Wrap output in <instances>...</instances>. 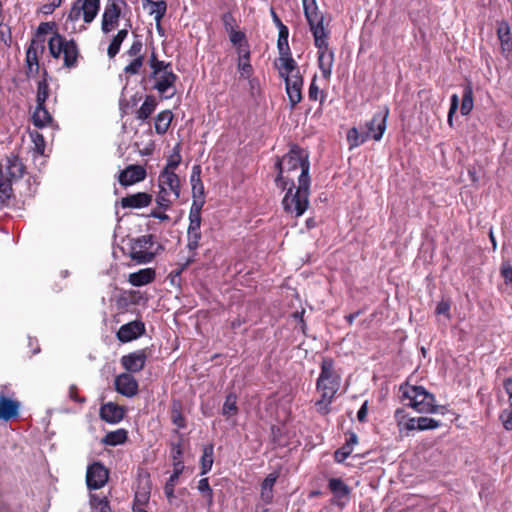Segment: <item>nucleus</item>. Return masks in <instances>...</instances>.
<instances>
[{
  "label": "nucleus",
  "mask_w": 512,
  "mask_h": 512,
  "mask_svg": "<svg viewBox=\"0 0 512 512\" xmlns=\"http://www.w3.org/2000/svg\"><path fill=\"white\" fill-rule=\"evenodd\" d=\"M340 387L341 374L335 368L334 360L330 357H324L321 361L320 374L316 381V389L320 392L321 399L315 405L321 413H328V406L332 403Z\"/></svg>",
  "instance_id": "1"
},
{
  "label": "nucleus",
  "mask_w": 512,
  "mask_h": 512,
  "mask_svg": "<svg viewBox=\"0 0 512 512\" xmlns=\"http://www.w3.org/2000/svg\"><path fill=\"white\" fill-rule=\"evenodd\" d=\"M275 168L278 170L275 183L278 187L284 190L287 188L289 182L293 181V179L288 176L285 177L284 173H290L300 168V175H303L304 170L306 169L307 176H309V154L306 150L294 144L290 147L289 152L282 158H277Z\"/></svg>",
  "instance_id": "2"
},
{
  "label": "nucleus",
  "mask_w": 512,
  "mask_h": 512,
  "mask_svg": "<svg viewBox=\"0 0 512 512\" xmlns=\"http://www.w3.org/2000/svg\"><path fill=\"white\" fill-rule=\"evenodd\" d=\"M25 173V166L20 158L11 154L0 163V208L8 206L14 197L13 184Z\"/></svg>",
  "instance_id": "3"
},
{
  "label": "nucleus",
  "mask_w": 512,
  "mask_h": 512,
  "mask_svg": "<svg viewBox=\"0 0 512 512\" xmlns=\"http://www.w3.org/2000/svg\"><path fill=\"white\" fill-rule=\"evenodd\" d=\"M310 176H307L306 169L303 175L298 177V187L295 189L294 181L289 182V187L282 200V205L286 213L295 217L302 216L309 207L310 194Z\"/></svg>",
  "instance_id": "4"
},
{
  "label": "nucleus",
  "mask_w": 512,
  "mask_h": 512,
  "mask_svg": "<svg viewBox=\"0 0 512 512\" xmlns=\"http://www.w3.org/2000/svg\"><path fill=\"white\" fill-rule=\"evenodd\" d=\"M99 10L100 0H75L67 14L65 29L72 33L85 31V24L92 23Z\"/></svg>",
  "instance_id": "5"
},
{
  "label": "nucleus",
  "mask_w": 512,
  "mask_h": 512,
  "mask_svg": "<svg viewBox=\"0 0 512 512\" xmlns=\"http://www.w3.org/2000/svg\"><path fill=\"white\" fill-rule=\"evenodd\" d=\"M149 66L152 70L150 79L154 81L153 88L166 99L172 98L176 93L175 83L178 76L173 72L172 64L158 60L155 53L149 59Z\"/></svg>",
  "instance_id": "6"
},
{
  "label": "nucleus",
  "mask_w": 512,
  "mask_h": 512,
  "mask_svg": "<svg viewBox=\"0 0 512 512\" xmlns=\"http://www.w3.org/2000/svg\"><path fill=\"white\" fill-rule=\"evenodd\" d=\"M402 399L408 400L407 406L413 408L418 413H436L438 406L435 404V397L422 386L409 385L408 383L400 386Z\"/></svg>",
  "instance_id": "7"
},
{
  "label": "nucleus",
  "mask_w": 512,
  "mask_h": 512,
  "mask_svg": "<svg viewBox=\"0 0 512 512\" xmlns=\"http://www.w3.org/2000/svg\"><path fill=\"white\" fill-rule=\"evenodd\" d=\"M50 54L53 58L63 55V65L66 68H74L77 65L79 49L75 40H67L64 36L55 32L48 41Z\"/></svg>",
  "instance_id": "8"
},
{
  "label": "nucleus",
  "mask_w": 512,
  "mask_h": 512,
  "mask_svg": "<svg viewBox=\"0 0 512 512\" xmlns=\"http://www.w3.org/2000/svg\"><path fill=\"white\" fill-rule=\"evenodd\" d=\"M125 0H106L101 19V31L109 34L119 26V20L125 16L124 9L127 8Z\"/></svg>",
  "instance_id": "9"
},
{
  "label": "nucleus",
  "mask_w": 512,
  "mask_h": 512,
  "mask_svg": "<svg viewBox=\"0 0 512 512\" xmlns=\"http://www.w3.org/2000/svg\"><path fill=\"white\" fill-rule=\"evenodd\" d=\"M302 4L314 41L317 44L323 42L321 36L329 34V31L324 27V15L319 12L316 0H302Z\"/></svg>",
  "instance_id": "10"
},
{
  "label": "nucleus",
  "mask_w": 512,
  "mask_h": 512,
  "mask_svg": "<svg viewBox=\"0 0 512 512\" xmlns=\"http://www.w3.org/2000/svg\"><path fill=\"white\" fill-rule=\"evenodd\" d=\"M154 236L152 234L142 235L132 240L130 257L138 264H147L154 260L157 251H152Z\"/></svg>",
  "instance_id": "11"
},
{
  "label": "nucleus",
  "mask_w": 512,
  "mask_h": 512,
  "mask_svg": "<svg viewBox=\"0 0 512 512\" xmlns=\"http://www.w3.org/2000/svg\"><path fill=\"white\" fill-rule=\"evenodd\" d=\"M328 35L321 36L323 42L314 41L316 48L318 49V64L321 73L325 79H329L332 73V67L334 62V52L329 49Z\"/></svg>",
  "instance_id": "12"
},
{
  "label": "nucleus",
  "mask_w": 512,
  "mask_h": 512,
  "mask_svg": "<svg viewBox=\"0 0 512 512\" xmlns=\"http://www.w3.org/2000/svg\"><path fill=\"white\" fill-rule=\"evenodd\" d=\"M389 115V108L383 106L376 111L372 119L366 124L367 132L370 134V138L375 141L381 140L386 130L387 118Z\"/></svg>",
  "instance_id": "13"
},
{
  "label": "nucleus",
  "mask_w": 512,
  "mask_h": 512,
  "mask_svg": "<svg viewBox=\"0 0 512 512\" xmlns=\"http://www.w3.org/2000/svg\"><path fill=\"white\" fill-rule=\"evenodd\" d=\"M109 472L100 462H94L88 466L86 472L87 487L92 489H100L108 481Z\"/></svg>",
  "instance_id": "14"
},
{
  "label": "nucleus",
  "mask_w": 512,
  "mask_h": 512,
  "mask_svg": "<svg viewBox=\"0 0 512 512\" xmlns=\"http://www.w3.org/2000/svg\"><path fill=\"white\" fill-rule=\"evenodd\" d=\"M328 488L333 494V502L339 509H343L350 500L349 486L341 478H330Z\"/></svg>",
  "instance_id": "15"
},
{
  "label": "nucleus",
  "mask_w": 512,
  "mask_h": 512,
  "mask_svg": "<svg viewBox=\"0 0 512 512\" xmlns=\"http://www.w3.org/2000/svg\"><path fill=\"white\" fill-rule=\"evenodd\" d=\"M114 385L116 391L125 397L131 398L138 393V382L129 373H122L116 376Z\"/></svg>",
  "instance_id": "16"
},
{
  "label": "nucleus",
  "mask_w": 512,
  "mask_h": 512,
  "mask_svg": "<svg viewBox=\"0 0 512 512\" xmlns=\"http://www.w3.org/2000/svg\"><path fill=\"white\" fill-rule=\"evenodd\" d=\"M286 86V93L289 99L290 107L294 108L302 100V75L293 74L287 79H284Z\"/></svg>",
  "instance_id": "17"
},
{
  "label": "nucleus",
  "mask_w": 512,
  "mask_h": 512,
  "mask_svg": "<svg viewBox=\"0 0 512 512\" xmlns=\"http://www.w3.org/2000/svg\"><path fill=\"white\" fill-rule=\"evenodd\" d=\"M44 45L42 42L32 40L26 51L27 76H35L39 71L38 54L43 52Z\"/></svg>",
  "instance_id": "18"
},
{
  "label": "nucleus",
  "mask_w": 512,
  "mask_h": 512,
  "mask_svg": "<svg viewBox=\"0 0 512 512\" xmlns=\"http://www.w3.org/2000/svg\"><path fill=\"white\" fill-rule=\"evenodd\" d=\"M146 170L140 165H129L119 173L118 180L122 186H130L144 180Z\"/></svg>",
  "instance_id": "19"
},
{
  "label": "nucleus",
  "mask_w": 512,
  "mask_h": 512,
  "mask_svg": "<svg viewBox=\"0 0 512 512\" xmlns=\"http://www.w3.org/2000/svg\"><path fill=\"white\" fill-rule=\"evenodd\" d=\"M159 188H165L173 193V199L177 200L180 197V180L174 171L163 169L158 178Z\"/></svg>",
  "instance_id": "20"
},
{
  "label": "nucleus",
  "mask_w": 512,
  "mask_h": 512,
  "mask_svg": "<svg viewBox=\"0 0 512 512\" xmlns=\"http://www.w3.org/2000/svg\"><path fill=\"white\" fill-rule=\"evenodd\" d=\"M147 355L145 350H137L122 356L121 364L125 370L136 373L141 371L146 363Z\"/></svg>",
  "instance_id": "21"
},
{
  "label": "nucleus",
  "mask_w": 512,
  "mask_h": 512,
  "mask_svg": "<svg viewBox=\"0 0 512 512\" xmlns=\"http://www.w3.org/2000/svg\"><path fill=\"white\" fill-rule=\"evenodd\" d=\"M202 238L201 232H187V244L186 248L189 250L190 255L179 264V269L176 272L177 275L181 274L190 264L195 261L197 255L196 250L200 246V240Z\"/></svg>",
  "instance_id": "22"
},
{
  "label": "nucleus",
  "mask_w": 512,
  "mask_h": 512,
  "mask_svg": "<svg viewBox=\"0 0 512 512\" xmlns=\"http://www.w3.org/2000/svg\"><path fill=\"white\" fill-rule=\"evenodd\" d=\"M145 332V325L141 321H132L124 324L120 327L117 332V338L119 341L125 343L132 341Z\"/></svg>",
  "instance_id": "23"
},
{
  "label": "nucleus",
  "mask_w": 512,
  "mask_h": 512,
  "mask_svg": "<svg viewBox=\"0 0 512 512\" xmlns=\"http://www.w3.org/2000/svg\"><path fill=\"white\" fill-rule=\"evenodd\" d=\"M125 410L113 402H108L100 407V418L110 424L119 423L124 417Z\"/></svg>",
  "instance_id": "24"
},
{
  "label": "nucleus",
  "mask_w": 512,
  "mask_h": 512,
  "mask_svg": "<svg viewBox=\"0 0 512 512\" xmlns=\"http://www.w3.org/2000/svg\"><path fill=\"white\" fill-rule=\"evenodd\" d=\"M152 201V196L145 192H138L136 194L127 195L121 199V206L123 208H144L147 207Z\"/></svg>",
  "instance_id": "25"
},
{
  "label": "nucleus",
  "mask_w": 512,
  "mask_h": 512,
  "mask_svg": "<svg viewBox=\"0 0 512 512\" xmlns=\"http://www.w3.org/2000/svg\"><path fill=\"white\" fill-rule=\"evenodd\" d=\"M20 403L0 395V420L8 421L18 416Z\"/></svg>",
  "instance_id": "26"
},
{
  "label": "nucleus",
  "mask_w": 512,
  "mask_h": 512,
  "mask_svg": "<svg viewBox=\"0 0 512 512\" xmlns=\"http://www.w3.org/2000/svg\"><path fill=\"white\" fill-rule=\"evenodd\" d=\"M277 67L279 69V74L283 79H287L290 76H293V74L301 75L297 67V63L292 58L291 54L279 57Z\"/></svg>",
  "instance_id": "27"
},
{
  "label": "nucleus",
  "mask_w": 512,
  "mask_h": 512,
  "mask_svg": "<svg viewBox=\"0 0 512 512\" xmlns=\"http://www.w3.org/2000/svg\"><path fill=\"white\" fill-rule=\"evenodd\" d=\"M156 273L152 268L140 269L137 272L129 274L128 282L135 287H140L151 283L155 279Z\"/></svg>",
  "instance_id": "28"
},
{
  "label": "nucleus",
  "mask_w": 512,
  "mask_h": 512,
  "mask_svg": "<svg viewBox=\"0 0 512 512\" xmlns=\"http://www.w3.org/2000/svg\"><path fill=\"white\" fill-rule=\"evenodd\" d=\"M190 183L192 187L193 198L204 197V185L201 180V167L194 165L190 175Z\"/></svg>",
  "instance_id": "29"
},
{
  "label": "nucleus",
  "mask_w": 512,
  "mask_h": 512,
  "mask_svg": "<svg viewBox=\"0 0 512 512\" xmlns=\"http://www.w3.org/2000/svg\"><path fill=\"white\" fill-rule=\"evenodd\" d=\"M173 114L170 110H163L157 114L155 118V131L159 135H163L169 129Z\"/></svg>",
  "instance_id": "30"
},
{
  "label": "nucleus",
  "mask_w": 512,
  "mask_h": 512,
  "mask_svg": "<svg viewBox=\"0 0 512 512\" xmlns=\"http://www.w3.org/2000/svg\"><path fill=\"white\" fill-rule=\"evenodd\" d=\"M214 463V445L207 444L203 447L202 456L200 459L201 464V475L207 474Z\"/></svg>",
  "instance_id": "31"
},
{
  "label": "nucleus",
  "mask_w": 512,
  "mask_h": 512,
  "mask_svg": "<svg viewBox=\"0 0 512 512\" xmlns=\"http://www.w3.org/2000/svg\"><path fill=\"white\" fill-rule=\"evenodd\" d=\"M497 34L501 43L502 52L510 53L512 51V37L508 24L502 23L497 29Z\"/></svg>",
  "instance_id": "32"
},
{
  "label": "nucleus",
  "mask_w": 512,
  "mask_h": 512,
  "mask_svg": "<svg viewBox=\"0 0 512 512\" xmlns=\"http://www.w3.org/2000/svg\"><path fill=\"white\" fill-rule=\"evenodd\" d=\"M157 106L156 99L153 96H146L144 102L137 110L136 118L141 121L147 120L155 111Z\"/></svg>",
  "instance_id": "33"
},
{
  "label": "nucleus",
  "mask_w": 512,
  "mask_h": 512,
  "mask_svg": "<svg viewBox=\"0 0 512 512\" xmlns=\"http://www.w3.org/2000/svg\"><path fill=\"white\" fill-rule=\"evenodd\" d=\"M90 505L95 512L110 511L109 501L102 492L90 494Z\"/></svg>",
  "instance_id": "34"
},
{
  "label": "nucleus",
  "mask_w": 512,
  "mask_h": 512,
  "mask_svg": "<svg viewBox=\"0 0 512 512\" xmlns=\"http://www.w3.org/2000/svg\"><path fill=\"white\" fill-rule=\"evenodd\" d=\"M52 121V117L45 105H37L33 113V122L36 127H45Z\"/></svg>",
  "instance_id": "35"
},
{
  "label": "nucleus",
  "mask_w": 512,
  "mask_h": 512,
  "mask_svg": "<svg viewBox=\"0 0 512 512\" xmlns=\"http://www.w3.org/2000/svg\"><path fill=\"white\" fill-rule=\"evenodd\" d=\"M127 440V431L125 429H117L108 432L103 438V443L109 446H117L123 444Z\"/></svg>",
  "instance_id": "36"
},
{
  "label": "nucleus",
  "mask_w": 512,
  "mask_h": 512,
  "mask_svg": "<svg viewBox=\"0 0 512 512\" xmlns=\"http://www.w3.org/2000/svg\"><path fill=\"white\" fill-rule=\"evenodd\" d=\"M370 138L369 133H359L357 128H351L347 133V141L349 143V149H354Z\"/></svg>",
  "instance_id": "37"
},
{
  "label": "nucleus",
  "mask_w": 512,
  "mask_h": 512,
  "mask_svg": "<svg viewBox=\"0 0 512 512\" xmlns=\"http://www.w3.org/2000/svg\"><path fill=\"white\" fill-rule=\"evenodd\" d=\"M277 480V474L271 473L269 474L261 485V497L265 502H270L273 497V486Z\"/></svg>",
  "instance_id": "38"
},
{
  "label": "nucleus",
  "mask_w": 512,
  "mask_h": 512,
  "mask_svg": "<svg viewBox=\"0 0 512 512\" xmlns=\"http://www.w3.org/2000/svg\"><path fill=\"white\" fill-rule=\"evenodd\" d=\"M289 30L281 28L278 34L277 48L279 51V57L291 54V50L288 43Z\"/></svg>",
  "instance_id": "39"
},
{
  "label": "nucleus",
  "mask_w": 512,
  "mask_h": 512,
  "mask_svg": "<svg viewBox=\"0 0 512 512\" xmlns=\"http://www.w3.org/2000/svg\"><path fill=\"white\" fill-rule=\"evenodd\" d=\"M237 70L240 78L249 79L253 75V67L250 62V57L237 58Z\"/></svg>",
  "instance_id": "40"
},
{
  "label": "nucleus",
  "mask_w": 512,
  "mask_h": 512,
  "mask_svg": "<svg viewBox=\"0 0 512 512\" xmlns=\"http://www.w3.org/2000/svg\"><path fill=\"white\" fill-rule=\"evenodd\" d=\"M175 201L173 199V193H170L169 190L163 188H159V193L156 197V203L159 208L163 210L169 209L170 205Z\"/></svg>",
  "instance_id": "41"
},
{
  "label": "nucleus",
  "mask_w": 512,
  "mask_h": 512,
  "mask_svg": "<svg viewBox=\"0 0 512 512\" xmlns=\"http://www.w3.org/2000/svg\"><path fill=\"white\" fill-rule=\"evenodd\" d=\"M238 411L237 396L234 393H229L226 396L225 402L222 407V414L224 416L235 415Z\"/></svg>",
  "instance_id": "42"
},
{
  "label": "nucleus",
  "mask_w": 512,
  "mask_h": 512,
  "mask_svg": "<svg viewBox=\"0 0 512 512\" xmlns=\"http://www.w3.org/2000/svg\"><path fill=\"white\" fill-rule=\"evenodd\" d=\"M473 108V93L470 86H466L464 88V93L462 97V104H461V114L467 115L471 112Z\"/></svg>",
  "instance_id": "43"
},
{
  "label": "nucleus",
  "mask_w": 512,
  "mask_h": 512,
  "mask_svg": "<svg viewBox=\"0 0 512 512\" xmlns=\"http://www.w3.org/2000/svg\"><path fill=\"white\" fill-rule=\"evenodd\" d=\"M150 14L154 15L155 22H160L167 11V4L165 1H151Z\"/></svg>",
  "instance_id": "44"
},
{
  "label": "nucleus",
  "mask_w": 512,
  "mask_h": 512,
  "mask_svg": "<svg viewBox=\"0 0 512 512\" xmlns=\"http://www.w3.org/2000/svg\"><path fill=\"white\" fill-rule=\"evenodd\" d=\"M179 435V439L177 441H172L170 443V454L172 458V462L174 461H183V447H182V436L175 431Z\"/></svg>",
  "instance_id": "45"
},
{
  "label": "nucleus",
  "mask_w": 512,
  "mask_h": 512,
  "mask_svg": "<svg viewBox=\"0 0 512 512\" xmlns=\"http://www.w3.org/2000/svg\"><path fill=\"white\" fill-rule=\"evenodd\" d=\"M419 431L433 430L440 426V422L430 417H417Z\"/></svg>",
  "instance_id": "46"
},
{
  "label": "nucleus",
  "mask_w": 512,
  "mask_h": 512,
  "mask_svg": "<svg viewBox=\"0 0 512 512\" xmlns=\"http://www.w3.org/2000/svg\"><path fill=\"white\" fill-rule=\"evenodd\" d=\"M48 96H49L48 84L46 83L45 80L39 81L38 87H37V97H36L37 105H45V102H46Z\"/></svg>",
  "instance_id": "47"
},
{
  "label": "nucleus",
  "mask_w": 512,
  "mask_h": 512,
  "mask_svg": "<svg viewBox=\"0 0 512 512\" xmlns=\"http://www.w3.org/2000/svg\"><path fill=\"white\" fill-rule=\"evenodd\" d=\"M144 62V56L139 55L134 58L127 66L124 68V72L129 75H136L139 73Z\"/></svg>",
  "instance_id": "48"
},
{
  "label": "nucleus",
  "mask_w": 512,
  "mask_h": 512,
  "mask_svg": "<svg viewBox=\"0 0 512 512\" xmlns=\"http://www.w3.org/2000/svg\"><path fill=\"white\" fill-rule=\"evenodd\" d=\"M124 40L114 35L107 49V55L109 58H114L120 51L121 45Z\"/></svg>",
  "instance_id": "49"
},
{
  "label": "nucleus",
  "mask_w": 512,
  "mask_h": 512,
  "mask_svg": "<svg viewBox=\"0 0 512 512\" xmlns=\"http://www.w3.org/2000/svg\"><path fill=\"white\" fill-rule=\"evenodd\" d=\"M178 480H179V477L171 474L165 484L164 493L169 501H171L175 497L174 496V488H175Z\"/></svg>",
  "instance_id": "50"
},
{
  "label": "nucleus",
  "mask_w": 512,
  "mask_h": 512,
  "mask_svg": "<svg viewBox=\"0 0 512 512\" xmlns=\"http://www.w3.org/2000/svg\"><path fill=\"white\" fill-rule=\"evenodd\" d=\"M171 420L173 424H175L178 428H184L186 426V421L184 416L182 415L179 407L173 405L171 411Z\"/></svg>",
  "instance_id": "51"
},
{
  "label": "nucleus",
  "mask_w": 512,
  "mask_h": 512,
  "mask_svg": "<svg viewBox=\"0 0 512 512\" xmlns=\"http://www.w3.org/2000/svg\"><path fill=\"white\" fill-rule=\"evenodd\" d=\"M500 420L506 430H512V404L501 412Z\"/></svg>",
  "instance_id": "52"
},
{
  "label": "nucleus",
  "mask_w": 512,
  "mask_h": 512,
  "mask_svg": "<svg viewBox=\"0 0 512 512\" xmlns=\"http://www.w3.org/2000/svg\"><path fill=\"white\" fill-rule=\"evenodd\" d=\"M149 499V493L144 491H137L135 494V502L133 505V512H145L142 508H136L137 505L145 504Z\"/></svg>",
  "instance_id": "53"
},
{
  "label": "nucleus",
  "mask_w": 512,
  "mask_h": 512,
  "mask_svg": "<svg viewBox=\"0 0 512 512\" xmlns=\"http://www.w3.org/2000/svg\"><path fill=\"white\" fill-rule=\"evenodd\" d=\"M352 448L349 445H343L335 451L334 458L338 463L344 462L347 457L352 453Z\"/></svg>",
  "instance_id": "54"
},
{
  "label": "nucleus",
  "mask_w": 512,
  "mask_h": 512,
  "mask_svg": "<svg viewBox=\"0 0 512 512\" xmlns=\"http://www.w3.org/2000/svg\"><path fill=\"white\" fill-rule=\"evenodd\" d=\"M31 137L34 142L35 151L40 155L44 154V150H45L44 137L41 134H39L38 132L31 133Z\"/></svg>",
  "instance_id": "55"
},
{
  "label": "nucleus",
  "mask_w": 512,
  "mask_h": 512,
  "mask_svg": "<svg viewBox=\"0 0 512 512\" xmlns=\"http://www.w3.org/2000/svg\"><path fill=\"white\" fill-rule=\"evenodd\" d=\"M229 40L233 46L242 44L247 41L246 35L242 31L234 30L228 33Z\"/></svg>",
  "instance_id": "56"
},
{
  "label": "nucleus",
  "mask_w": 512,
  "mask_h": 512,
  "mask_svg": "<svg viewBox=\"0 0 512 512\" xmlns=\"http://www.w3.org/2000/svg\"><path fill=\"white\" fill-rule=\"evenodd\" d=\"M222 22L224 29L227 33L232 32L235 30V18L230 12H226L222 15Z\"/></svg>",
  "instance_id": "57"
},
{
  "label": "nucleus",
  "mask_w": 512,
  "mask_h": 512,
  "mask_svg": "<svg viewBox=\"0 0 512 512\" xmlns=\"http://www.w3.org/2000/svg\"><path fill=\"white\" fill-rule=\"evenodd\" d=\"M203 205H204V197L193 198V202L190 207L189 215L190 216H201V210H202Z\"/></svg>",
  "instance_id": "58"
},
{
  "label": "nucleus",
  "mask_w": 512,
  "mask_h": 512,
  "mask_svg": "<svg viewBox=\"0 0 512 512\" xmlns=\"http://www.w3.org/2000/svg\"><path fill=\"white\" fill-rule=\"evenodd\" d=\"M449 311H450V302L447 301V300H444L442 299L436 306V310H435V313L437 315H443L445 316L447 319L450 318V314H449Z\"/></svg>",
  "instance_id": "59"
},
{
  "label": "nucleus",
  "mask_w": 512,
  "mask_h": 512,
  "mask_svg": "<svg viewBox=\"0 0 512 512\" xmlns=\"http://www.w3.org/2000/svg\"><path fill=\"white\" fill-rule=\"evenodd\" d=\"M142 48H143V43L140 39L136 38L132 45L130 46V48L127 50V54L129 56H132V57H138L139 55H141V51H142Z\"/></svg>",
  "instance_id": "60"
},
{
  "label": "nucleus",
  "mask_w": 512,
  "mask_h": 512,
  "mask_svg": "<svg viewBox=\"0 0 512 512\" xmlns=\"http://www.w3.org/2000/svg\"><path fill=\"white\" fill-rule=\"evenodd\" d=\"M501 275L506 284H512V265L504 262L501 266Z\"/></svg>",
  "instance_id": "61"
},
{
  "label": "nucleus",
  "mask_w": 512,
  "mask_h": 512,
  "mask_svg": "<svg viewBox=\"0 0 512 512\" xmlns=\"http://www.w3.org/2000/svg\"><path fill=\"white\" fill-rule=\"evenodd\" d=\"M201 232V216H190L187 232Z\"/></svg>",
  "instance_id": "62"
},
{
  "label": "nucleus",
  "mask_w": 512,
  "mask_h": 512,
  "mask_svg": "<svg viewBox=\"0 0 512 512\" xmlns=\"http://www.w3.org/2000/svg\"><path fill=\"white\" fill-rule=\"evenodd\" d=\"M238 55V58L251 57L250 45L248 41L234 46Z\"/></svg>",
  "instance_id": "63"
},
{
  "label": "nucleus",
  "mask_w": 512,
  "mask_h": 512,
  "mask_svg": "<svg viewBox=\"0 0 512 512\" xmlns=\"http://www.w3.org/2000/svg\"><path fill=\"white\" fill-rule=\"evenodd\" d=\"M62 4V0H53L52 2L48 3V4H44L41 8H40V11L45 14V15H49V14H52L53 11L58 8L59 6H61Z\"/></svg>",
  "instance_id": "64"
}]
</instances>
